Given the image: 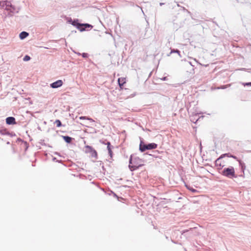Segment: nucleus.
I'll use <instances>...</instances> for the list:
<instances>
[{"label": "nucleus", "instance_id": "f257e3e1", "mask_svg": "<svg viewBox=\"0 0 251 251\" xmlns=\"http://www.w3.org/2000/svg\"><path fill=\"white\" fill-rule=\"evenodd\" d=\"M0 5L4 9L9 11L10 13L14 14L19 12V9L13 5L10 1H0Z\"/></svg>", "mask_w": 251, "mask_h": 251}, {"label": "nucleus", "instance_id": "f03ea898", "mask_svg": "<svg viewBox=\"0 0 251 251\" xmlns=\"http://www.w3.org/2000/svg\"><path fill=\"white\" fill-rule=\"evenodd\" d=\"M222 175L229 178L236 177L235 170L232 167L224 169L222 171Z\"/></svg>", "mask_w": 251, "mask_h": 251}, {"label": "nucleus", "instance_id": "7ed1b4c3", "mask_svg": "<svg viewBox=\"0 0 251 251\" xmlns=\"http://www.w3.org/2000/svg\"><path fill=\"white\" fill-rule=\"evenodd\" d=\"M86 151L87 152L90 153L92 156L97 158V151L91 147L89 146H86Z\"/></svg>", "mask_w": 251, "mask_h": 251}, {"label": "nucleus", "instance_id": "20e7f679", "mask_svg": "<svg viewBox=\"0 0 251 251\" xmlns=\"http://www.w3.org/2000/svg\"><path fill=\"white\" fill-rule=\"evenodd\" d=\"M63 84V81L61 80H58L56 81L51 83L50 86L53 88H56L61 86Z\"/></svg>", "mask_w": 251, "mask_h": 251}, {"label": "nucleus", "instance_id": "39448f33", "mask_svg": "<svg viewBox=\"0 0 251 251\" xmlns=\"http://www.w3.org/2000/svg\"><path fill=\"white\" fill-rule=\"evenodd\" d=\"M70 22L71 23V24L75 26L78 30H80L81 27V25H81V24L79 23L78 19L74 20L73 21L72 19H71V21Z\"/></svg>", "mask_w": 251, "mask_h": 251}, {"label": "nucleus", "instance_id": "423d86ee", "mask_svg": "<svg viewBox=\"0 0 251 251\" xmlns=\"http://www.w3.org/2000/svg\"><path fill=\"white\" fill-rule=\"evenodd\" d=\"M80 25H81L80 29V31H83L88 28H92L93 27V26L89 24H81Z\"/></svg>", "mask_w": 251, "mask_h": 251}, {"label": "nucleus", "instance_id": "0eeeda50", "mask_svg": "<svg viewBox=\"0 0 251 251\" xmlns=\"http://www.w3.org/2000/svg\"><path fill=\"white\" fill-rule=\"evenodd\" d=\"M6 123L7 125H15L16 124L15 119L13 117H9L6 119Z\"/></svg>", "mask_w": 251, "mask_h": 251}, {"label": "nucleus", "instance_id": "6e6552de", "mask_svg": "<svg viewBox=\"0 0 251 251\" xmlns=\"http://www.w3.org/2000/svg\"><path fill=\"white\" fill-rule=\"evenodd\" d=\"M118 81V83L119 84V86H120V88H122V86L126 82V78L125 77H120V78H119Z\"/></svg>", "mask_w": 251, "mask_h": 251}, {"label": "nucleus", "instance_id": "1a4fd4ad", "mask_svg": "<svg viewBox=\"0 0 251 251\" xmlns=\"http://www.w3.org/2000/svg\"><path fill=\"white\" fill-rule=\"evenodd\" d=\"M29 34L26 31H22L20 33L19 37L21 39L23 40L27 37Z\"/></svg>", "mask_w": 251, "mask_h": 251}, {"label": "nucleus", "instance_id": "9d476101", "mask_svg": "<svg viewBox=\"0 0 251 251\" xmlns=\"http://www.w3.org/2000/svg\"><path fill=\"white\" fill-rule=\"evenodd\" d=\"M148 150L155 149L157 148V145L155 143H150L147 145Z\"/></svg>", "mask_w": 251, "mask_h": 251}, {"label": "nucleus", "instance_id": "9b49d317", "mask_svg": "<svg viewBox=\"0 0 251 251\" xmlns=\"http://www.w3.org/2000/svg\"><path fill=\"white\" fill-rule=\"evenodd\" d=\"M106 145H107V150L108 151L109 154L110 156V157H112L113 152L112 151V149L111 148V144H110V143L109 142H108L106 143Z\"/></svg>", "mask_w": 251, "mask_h": 251}, {"label": "nucleus", "instance_id": "f8f14e48", "mask_svg": "<svg viewBox=\"0 0 251 251\" xmlns=\"http://www.w3.org/2000/svg\"><path fill=\"white\" fill-rule=\"evenodd\" d=\"M148 150L147 145L140 144V150L142 152Z\"/></svg>", "mask_w": 251, "mask_h": 251}, {"label": "nucleus", "instance_id": "ddd939ff", "mask_svg": "<svg viewBox=\"0 0 251 251\" xmlns=\"http://www.w3.org/2000/svg\"><path fill=\"white\" fill-rule=\"evenodd\" d=\"M132 160L131 159L130 161V164L129 165V167H130L131 171H133V170H135L137 169V168H138L139 166H135V165H132Z\"/></svg>", "mask_w": 251, "mask_h": 251}, {"label": "nucleus", "instance_id": "4468645a", "mask_svg": "<svg viewBox=\"0 0 251 251\" xmlns=\"http://www.w3.org/2000/svg\"><path fill=\"white\" fill-rule=\"evenodd\" d=\"M79 118L80 120H89L90 121H91V122H93L94 121V120L92 119H91L90 118H88V117H86V116H81Z\"/></svg>", "mask_w": 251, "mask_h": 251}, {"label": "nucleus", "instance_id": "2eb2a0df", "mask_svg": "<svg viewBox=\"0 0 251 251\" xmlns=\"http://www.w3.org/2000/svg\"><path fill=\"white\" fill-rule=\"evenodd\" d=\"M54 124L56 125L57 127H60L62 126L61 123L59 120H55Z\"/></svg>", "mask_w": 251, "mask_h": 251}, {"label": "nucleus", "instance_id": "dca6fc26", "mask_svg": "<svg viewBox=\"0 0 251 251\" xmlns=\"http://www.w3.org/2000/svg\"><path fill=\"white\" fill-rule=\"evenodd\" d=\"M175 53L178 56H180L179 51L178 50H171L170 54Z\"/></svg>", "mask_w": 251, "mask_h": 251}, {"label": "nucleus", "instance_id": "f3484780", "mask_svg": "<svg viewBox=\"0 0 251 251\" xmlns=\"http://www.w3.org/2000/svg\"><path fill=\"white\" fill-rule=\"evenodd\" d=\"M64 139L65 141L67 143H70L71 141V138L69 136H64Z\"/></svg>", "mask_w": 251, "mask_h": 251}, {"label": "nucleus", "instance_id": "a211bd4d", "mask_svg": "<svg viewBox=\"0 0 251 251\" xmlns=\"http://www.w3.org/2000/svg\"><path fill=\"white\" fill-rule=\"evenodd\" d=\"M30 59V57L28 55H25L24 58H23L24 61H27L29 60Z\"/></svg>", "mask_w": 251, "mask_h": 251}, {"label": "nucleus", "instance_id": "6ab92c4d", "mask_svg": "<svg viewBox=\"0 0 251 251\" xmlns=\"http://www.w3.org/2000/svg\"><path fill=\"white\" fill-rule=\"evenodd\" d=\"M82 55L84 58H87L88 57V55L86 53H83Z\"/></svg>", "mask_w": 251, "mask_h": 251}, {"label": "nucleus", "instance_id": "aec40b11", "mask_svg": "<svg viewBox=\"0 0 251 251\" xmlns=\"http://www.w3.org/2000/svg\"><path fill=\"white\" fill-rule=\"evenodd\" d=\"M245 86H251V82L246 83L244 84Z\"/></svg>", "mask_w": 251, "mask_h": 251}, {"label": "nucleus", "instance_id": "412c9836", "mask_svg": "<svg viewBox=\"0 0 251 251\" xmlns=\"http://www.w3.org/2000/svg\"><path fill=\"white\" fill-rule=\"evenodd\" d=\"M227 86H228V85H224V86H222L221 87V88H222V89H225V88H226L227 87Z\"/></svg>", "mask_w": 251, "mask_h": 251}, {"label": "nucleus", "instance_id": "4be33fe9", "mask_svg": "<svg viewBox=\"0 0 251 251\" xmlns=\"http://www.w3.org/2000/svg\"><path fill=\"white\" fill-rule=\"evenodd\" d=\"M219 159H218L217 160H216V164L217 165H218V162H219Z\"/></svg>", "mask_w": 251, "mask_h": 251}, {"label": "nucleus", "instance_id": "5701e85b", "mask_svg": "<svg viewBox=\"0 0 251 251\" xmlns=\"http://www.w3.org/2000/svg\"><path fill=\"white\" fill-rule=\"evenodd\" d=\"M232 46H233V47H237V48L239 47V46H237V45H233Z\"/></svg>", "mask_w": 251, "mask_h": 251}, {"label": "nucleus", "instance_id": "b1692460", "mask_svg": "<svg viewBox=\"0 0 251 251\" xmlns=\"http://www.w3.org/2000/svg\"><path fill=\"white\" fill-rule=\"evenodd\" d=\"M164 4H165L164 3L160 2L159 4H160V6H162V5H164Z\"/></svg>", "mask_w": 251, "mask_h": 251}, {"label": "nucleus", "instance_id": "393cba45", "mask_svg": "<svg viewBox=\"0 0 251 251\" xmlns=\"http://www.w3.org/2000/svg\"><path fill=\"white\" fill-rule=\"evenodd\" d=\"M191 191H193V192H195L196 191V190L194 189H189Z\"/></svg>", "mask_w": 251, "mask_h": 251}, {"label": "nucleus", "instance_id": "a878e982", "mask_svg": "<svg viewBox=\"0 0 251 251\" xmlns=\"http://www.w3.org/2000/svg\"><path fill=\"white\" fill-rule=\"evenodd\" d=\"M177 6L178 7L180 6L179 4L178 3H177Z\"/></svg>", "mask_w": 251, "mask_h": 251}, {"label": "nucleus", "instance_id": "bb28decb", "mask_svg": "<svg viewBox=\"0 0 251 251\" xmlns=\"http://www.w3.org/2000/svg\"><path fill=\"white\" fill-rule=\"evenodd\" d=\"M183 9L184 10H186L184 7H183Z\"/></svg>", "mask_w": 251, "mask_h": 251}, {"label": "nucleus", "instance_id": "cd10ccee", "mask_svg": "<svg viewBox=\"0 0 251 251\" xmlns=\"http://www.w3.org/2000/svg\"><path fill=\"white\" fill-rule=\"evenodd\" d=\"M232 157H233L234 158H235V156H232Z\"/></svg>", "mask_w": 251, "mask_h": 251}]
</instances>
